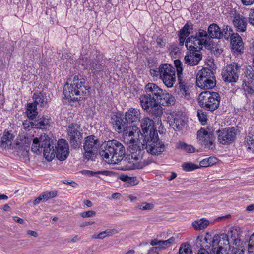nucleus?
Wrapping results in <instances>:
<instances>
[{
	"label": "nucleus",
	"instance_id": "f257e3e1",
	"mask_svg": "<svg viewBox=\"0 0 254 254\" xmlns=\"http://www.w3.org/2000/svg\"><path fill=\"white\" fill-rule=\"evenodd\" d=\"M165 148L164 143L159 140L157 131L153 130L150 135H145L141 145H139L135 140L128 145L129 154L127 159L128 164L126 170L142 168L145 166L143 155L144 149L152 155H158L162 153Z\"/></svg>",
	"mask_w": 254,
	"mask_h": 254
},
{
	"label": "nucleus",
	"instance_id": "f03ea898",
	"mask_svg": "<svg viewBox=\"0 0 254 254\" xmlns=\"http://www.w3.org/2000/svg\"><path fill=\"white\" fill-rule=\"evenodd\" d=\"M89 87L85 80L79 75H72L67 79L63 93L68 101H77L84 98L89 92Z\"/></svg>",
	"mask_w": 254,
	"mask_h": 254
},
{
	"label": "nucleus",
	"instance_id": "7ed1b4c3",
	"mask_svg": "<svg viewBox=\"0 0 254 254\" xmlns=\"http://www.w3.org/2000/svg\"><path fill=\"white\" fill-rule=\"evenodd\" d=\"M100 155L108 164H116L121 162L125 155V149L122 143L116 140L108 141Z\"/></svg>",
	"mask_w": 254,
	"mask_h": 254
},
{
	"label": "nucleus",
	"instance_id": "20e7f679",
	"mask_svg": "<svg viewBox=\"0 0 254 254\" xmlns=\"http://www.w3.org/2000/svg\"><path fill=\"white\" fill-rule=\"evenodd\" d=\"M210 40L206 31L199 29L195 36H191L187 39L185 46L188 50L200 51L203 46L206 48L209 47Z\"/></svg>",
	"mask_w": 254,
	"mask_h": 254
},
{
	"label": "nucleus",
	"instance_id": "39448f33",
	"mask_svg": "<svg viewBox=\"0 0 254 254\" xmlns=\"http://www.w3.org/2000/svg\"><path fill=\"white\" fill-rule=\"evenodd\" d=\"M113 126L115 130L118 133L123 132L124 138L129 145L134 140L133 137L136 133H138V128L136 126H127L121 117L114 115L112 118Z\"/></svg>",
	"mask_w": 254,
	"mask_h": 254
},
{
	"label": "nucleus",
	"instance_id": "423d86ee",
	"mask_svg": "<svg viewBox=\"0 0 254 254\" xmlns=\"http://www.w3.org/2000/svg\"><path fill=\"white\" fill-rule=\"evenodd\" d=\"M200 105L209 111H214L218 108L220 104L219 94L215 92L204 91L198 96Z\"/></svg>",
	"mask_w": 254,
	"mask_h": 254
},
{
	"label": "nucleus",
	"instance_id": "0eeeda50",
	"mask_svg": "<svg viewBox=\"0 0 254 254\" xmlns=\"http://www.w3.org/2000/svg\"><path fill=\"white\" fill-rule=\"evenodd\" d=\"M196 85L203 89H211L216 85L214 73L208 68H204L197 74Z\"/></svg>",
	"mask_w": 254,
	"mask_h": 254
},
{
	"label": "nucleus",
	"instance_id": "6e6552de",
	"mask_svg": "<svg viewBox=\"0 0 254 254\" xmlns=\"http://www.w3.org/2000/svg\"><path fill=\"white\" fill-rule=\"evenodd\" d=\"M140 103L142 109L152 116L159 117L163 113V108L159 101L147 94L140 97Z\"/></svg>",
	"mask_w": 254,
	"mask_h": 254
},
{
	"label": "nucleus",
	"instance_id": "1a4fd4ad",
	"mask_svg": "<svg viewBox=\"0 0 254 254\" xmlns=\"http://www.w3.org/2000/svg\"><path fill=\"white\" fill-rule=\"evenodd\" d=\"M212 251L216 254H228L230 248L228 236L226 234L215 235L212 241Z\"/></svg>",
	"mask_w": 254,
	"mask_h": 254
},
{
	"label": "nucleus",
	"instance_id": "9d476101",
	"mask_svg": "<svg viewBox=\"0 0 254 254\" xmlns=\"http://www.w3.org/2000/svg\"><path fill=\"white\" fill-rule=\"evenodd\" d=\"M160 79L168 88L173 87L176 81L175 69L170 64H163L160 65Z\"/></svg>",
	"mask_w": 254,
	"mask_h": 254
},
{
	"label": "nucleus",
	"instance_id": "9b49d317",
	"mask_svg": "<svg viewBox=\"0 0 254 254\" xmlns=\"http://www.w3.org/2000/svg\"><path fill=\"white\" fill-rule=\"evenodd\" d=\"M99 141L95 136H88L84 138L83 143L84 155L85 157L89 160L97 153Z\"/></svg>",
	"mask_w": 254,
	"mask_h": 254
},
{
	"label": "nucleus",
	"instance_id": "f8f14e48",
	"mask_svg": "<svg viewBox=\"0 0 254 254\" xmlns=\"http://www.w3.org/2000/svg\"><path fill=\"white\" fill-rule=\"evenodd\" d=\"M222 76L225 82H236L239 78V66L237 63H233L224 67Z\"/></svg>",
	"mask_w": 254,
	"mask_h": 254
},
{
	"label": "nucleus",
	"instance_id": "ddd939ff",
	"mask_svg": "<svg viewBox=\"0 0 254 254\" xmlns=\"http://www.w3.org/2000/svg\"><path fill=\"white\" fill-rule=\"evenodd\" d=\"M218 133V140L222 144H230L236 139L237 130L234 127H229L219 130Z\"/></svg>",
	"mask_w": 254,
	"mask_h": 254
},
{
	"label": "nucleus",
	"instance_id": "4468645a",
	"mask_svg": "<svg viewBox=\"0 0 254 254\" xmlns=\"http://www.w3.org/2000/svg\"><path fill=\"white\" fill-rule=\"evenodd\" d=\"M198 141L205 147L213 149L214 147V137L211 132L201 129L197 132Z\"/></svg>",
	"mask_w": 254,
	"mask_h": 254
},
{
	"label": "nucleus",
	"instance_id": "2eb2a0df",
	"mask_svg": "<svg viewBox=\"0 0 254 254\" xmlns=\"http://www.w3.org/2000/svg\"><path fill=\"white\" fill-rule=\"evenodd\" d=\"M245 74L246 79L243 83V89L245 92L249 94L254 93V69L252 66L247 67Z\"/></svg>",
	"mask_w": 254,
	"mask_h": 254
},
{
	"label": "nucleus",
	"instance_id": "dca6fc26",
	"mask_svg": "<svg viewBox=\"0 0 254 254\" xmlns=\"http://www.w3.org/2000/svg\"><path fill=\"white\" fill-rule=\"evenodd\" d=\"M79 128L78 124L73 123L69 125L67 128V138L74 145H78L82 137Z\"/></svg>",
	"mask_w": 254,
	"mask_h": 254
},
{
	"label": "nucleus",
	"instance_id": "f3484780",
	"mask_svg": "<svg viewBox=\"0 0 254 254\" xmlns=\"http://www.w3.org/2000/svg\"><path fill=\"white\" fill-rule=\"evenodd\" d=\"M56 157L61 161L64 160L69 155V147L67 142L63 139H60L55 146Z\"/></svg>",
	"mask_w": 254,
	"mask_h": 254
},
{
	"label": "nucleus",
	"instance_id": "a211bd4d",
	"mask_svg": "<svg viewBox=\"0 0 254 254\" xmlns=\"http://www.w3.org/2000/svg\"><path fill=\"white\" fill-rule=\"evenodd\" d=\"M48 136L46 134H42L39 138L36 137L33 139L31 151L36 153H40L44 145H48Z\"/></svg>",
	"mask_w": 254,
	"mask_h": 254
},
{
	"label": "nucleus",
	"instance_id": "6ab92c4d",
	"mask_svg": "<svg viewBox=\"0 0 254 254\" xmlns=\"http://www.w3.org/2000/svg\"><path fill=\"white\" fill-rule=\"evenodd\" d=\"M168 121L170 126L174 130H179L181 129L182 127L185 124L182 115L174 112L168 116Z\"/></svg>",
	"mask_w": 254,
	"mask_h": 254
},
{
	"label": "nucleus",
	"instance_id": "aec40b11",
	"mask_svg": "<svg viewBox=\"0 0 254 254\" xmlns=\"http://www.w3.org/2000/svg\"><path fill=\"white\" fill-rule=\"evenodd\" d=\"M189 51L184 58L185 64L190 66L197 65L202 59L201 55L198 53L199 51L195 50Z\"/></svg>",
	"mask_w": 254,
	"mask_h": 254
},
{
	"label": "nucleus",
	"instance_id": "412c9836",
	"mask_svg": "<svg viewBox=\"0 0 254 254\" xmlns=\"http://www.w3.org/2000/svg\"><path fill=\"white\" fill-rule=\"evenodd\" d=\"M146 94L159 101L160 97L163 95V90L156 84L148 83L145 87Z\"/></svg>",
	"mask_w": 254,
	"mask_h": 254
},
{
	"label": "nucleus",
	"instance_id": "4be33fe9",
	"mask_svg": "<svg viewBox=\"0 0 254 254\" xmlns=\"http://www.w3.org/2000/svg\"><path fill=\"white\" fill-rule=\"evenodd\" d=\"M174 64L176 68L178 80L180 85L181 93L186 92L189 91V86H187L183 81L182 79V63L179 60L174 61Z\"/></svg>",
	"mask_w": 254,
	"mask_h": 254
},
{
	"label": "nucleus",
	"instance_id": "5701e85b",
	"mask_svg": "<svg viewBox=\"0 0 254 254\" xmlns=\"http://www.w3.org/2000/svg\"><path fill=\"white\" fill-rule=\"evenodd\" d=\"M234 26L238 32H244L246 31L247 25V19L240 14H236L233 19Z\"/></svg>",
	"mask_w": 254,
	"mask_h": 254
},
{
	"label": "nucleus",
	"instance_id": "b1692460",
	"mask_svg": "<svg viewBox=\"0 0 254 254\" xmlns=\"http://www.w3.org/2000/svg\"><path fill=\"white\" fill-rule=\"evenodd\" d=\"M141 118L140 110L131 108L125 113V119L127 123L138 122Z\"/></svg>",
	"mask_w": 254,
	"mask_h": 254
},
{
	"label": "nucleus",
	"instance_id": "393cba45",
	"mask_svg": "<svg viewBox=\"0 0 254 254\" xmlns=\"http://www.w3.org/2000/svg\"><path fill=\"white\" fill-rule=\"evenodd\" d=\"M31 140L25 137H20L16 142V147L20 151H22V155H26L29 150V147L31 144Z\"/></svg>",
	"mask_w": 254,
	"mask_h": 254
},
{
	"label": "nucleus",
	"instance_id": "a878e982",
	"mask_svg": "<svg viewBox=\"0 0 254 254\" xmlns=\"http://www.w3.org/2000/svg\"><path fill=\"white\" fill-rule=\"evenodd\" d=\"M83 65L86 69H88L93 74H96L103 69L101 63L97 59L89 60L86 64Z\"/></svg>",
	"mask_w": 254,
	"mask_h": 254
},
{
	"label": "nucleus",
	"instance_id": "bb28decb",
	"mask_svg": "<svg viewBox=\"0 0 254 254\" xmlns=\"http://www.w3.org/2000/svg\"><path fill=\"white\" fill-rule=\"evenodd\" d=\"M33 127L39 129L47 128L50 126V118L48 116H42L39 117L37 120L30 122Z\"/></svg>",
	"mask_w": 254,
	"mask_h": 254
},
{
	"label": "nucleus",
	"instance_id": "cd10ccee",
	"mask_svg": "<svg viewBox=\"0 0 254 254\" xmlns=\"http://www.w3.org/2000/svg\"><path fill=\"white\" fill-rule=\"evenodd\" d=\"M153 125V121L148 117L143 119L141 122V127L143 133H146L147 134L146 135L150 136L152 131H157L156 129L154 128Z\"/></svg>",
	"mask_w": 254,
	"mask_h": 254
},
{
	"label": "nucleus",
	"instance_id": "c85d7f7f",
	"mask_svg": "<svg viewBox=\"0 0 254 254\" xmlns=\"http://www.w3.org/2000/svg\"><path fill=\"white\" fill-rule=\"evenodd\" d=\"M231 44L233 50L239 53L243 52L244 49L243 42L242 38L238 34L235 33L232 35Z\"/></svg>",
	"mask_w": 254,
	"mask_h": 254
},
{
	"label": "nucleus",
	"instance_id": "c756f323",
	"mask_svg": "<svg viewBox=\"0 0 254 254\" xmlns=\"http://www.w3.org/2000/svg\"><path fill=\"white\" fill-rule=\"evenodd\" d=\"M192 30V26L188 23L186 24L184 27L179 31L178 33L179 44L183 46L186 42V38L190 33V31Z\"/></svg>",
	"mask_w": 254,
	"mask_h": 254
},
{
	"label": "nucleus",
	"instance_id": "7c9ffc66",
	"mask_svg": "<svg viewBox=\"0 0 254 254\" xmlns=\"http://www.w3.org/2000/svg\"><path fill=\"white\" fill-rule=\"evenodd\" d=\"M43 155L46 159L48 161L52 160L56 155V150L54 146L50 144V139L49 138V143L48 145H44L43 147Z\"/></svg>",
	"mask_w": 254,
	"mask_h": 254
},
{
	"label": "nucleus",
	"instance_id": "2f4dec72",
	"mask_svg": "<svg viewBox=\"0 0 254 254\" xmlns=\"http://www.w3.org/2000/svg\"><path fill=\"white\" fill-rule=\"evenodd\" d=\"M57 195V191L53 190L49 192H46L41 194L38 197L36 198L33 203L34 205L39 204L41 201H46L50 198L55 197Z\"/></svg>",
	"mask_w": 254,
	"mask_h": 254
},
{
	"label": "nucleus",
	"instance_id": "473e14b6",
	"mask_svg": "<svg viewBox=\"0 0 254 254\" xmlns=\"http://www.w3.org/2000/svg\"><path fill=\"white\" fill-rule=\"evenodd\" d=\"M208 32L210 38H220L222 35L220 27L216 24H211L208 27Z\"/></svg>",
	"mask_w": 254,
	"mask_h": 254
},
{
	"label": "nucleus",
	"instance_id": "72a5a7b5",
	"mask_svg": "<svg viewBox=\"0 0 254 254\" xmlns=\"http://www.w3.org/2000/svg\"><path fill=\"white\" fill-rule=\"evenodd\" d=\"M159 100H160L159 103L164 106L171 105L175 102L174 97L164 91H163V95L160 97Z\"/></svg>",
	"mask_w": 254,
	"mask_h": 254
},
{
	"label": "nucleus",
	"instance_id": "f704fd0d",
	"mask_svg": "<svg viewBox=\"0 0 254 254\" xmlns=\"http://www.w3.org/2000/svg\"><path fill=\"white\" fill-rule=\"evenodd\" d=\"M210 224L209 220L206 218H201L193 221L192 226L196 230H201L207 227Z\"/></svg>",
	"mask_w": 254,
	"mask_h": 254
},
{
	"label": "nucleus",
	"instance_id": "c9c22d12",
	"mask_svg": "<svg viewBox=\"0 0 254 254\" xmlns=\"http://www.w3.org/2000/svg\"><path fill=\"white\" fill-rule=\"evenodd\" d=\"M33 103L43 107L47 104V99L40 92H35L33 95Z\"/></svg>",
	"mask_w": 254,
	"mask_h": 254
},
{
	"label": "nucleus",
	"instance_id": "e433bc0d",
	"mask_svg": "<svg viewBox=\"0 0 254 254\" xmlns=\"http://www.w3.org/2000/svg\"><path fill=\"white\" fill-rule=\"evenodd\" d=\"M13 138V135L8 132L5 133L1 138V147L5 149L10 148Z\"/></svg>",
	"mask_w": 254,
	"mask_h": 254
},
{
	"label": "nucleus",
	"instance_id": "4c0bfd02",
	"mask_svg": "<svg viewBox=\"0 0 254 254\" xmlns=\"http://www.w3.org/2000/svg\"><path fill=\"white\" fill-rule=\"evenodd\" d=\"M26 113L29 118L33 120L38 114L37 105L33 102L27 104Z\"/></svg>",
	"mask_w": 254,
	"mask_h": 254
},
{
	"label": "nucleus",
	"instance_id": "58836bf2",
	"mask_svg": "<svg viewBox=\"0 0 254 254\" xmlns=\"http://www.w3.org/2000/svg\"><path fill=\"white\" fill-rule=\"evenodd\" d=\"M118 233V231L116 229H107L101 232H100L97 235H94V238L99 239H103L104 238L110 236Z\"/></svg>",
	"mask_w": 254,
	"mask_h": 254
},
{
	"label": "nucleus",
	"instance_id": "ea45409f",
	"mask_svg": "<svg viewBox=\"0 0 254 254\" xmlns=\"http://www.w3.org/2000/svg\"><path fill=\"white\" fill-rule=\"evenodd\" d=\"M217 162V159L214 157H210L201 160L199 165L201 167H207L214 165Z\"/></svg>",
	"mask_w": 254,
	"mask_h": 254
},
{
	"label": "nucleus",
	"instance_id": "a19ab883",
	"mask_svg": "<svg viewBox=\"0 0 254 254\" xmlns=\"http://www.w3.org/2000/svg\"><path fill=\"white\" fill-rule=\"evenodd\" d=\"M246 142L248 148L254 152V130L249 133L246 138Z\"/></svg>",
	"mask_w": 254,
	"mask_h": 254
},
{
	"label": "nucleus",
	"instance_id": "79ce46f5",
	"mask_svg": "<svg viewBox=\"0 0 254 254\" xmlns=\"http://www.w3.org/2000/svg\"><path fill=\"white\" fill-rule=\"evenodd\" d=\"M177 148L181 149L188 153H192L195 152V148L193 146L190 145H188L183 142H179L177 144Z\"/></svg>",
	"mask_w": 254,
	"mask_h": 254
},
{
	"label": "nucleus",
	"instance_id": "37998d69",
	"mask_svg": "<svg viewBox=\"0 0 254 254\" xmlns=\"http://www.w3.org/2000/svg\"><path fill=\"white\" fill-rule=\"evenodd\" d=\"M221 37H224L225 39H228L234 33H233V30L232 28L228 25H224L223 27V31H221Z\"/></svg>",
	"mask_w": 254,
	"mask_h": 254
},
{
	"label": "nucleus",
	"instance_id": "c03bdc74",
	"mask_svg": "<svg viewBox=\"0 0 254 254\" xmlns=\"http://www.w3.org/2000/svg\"><path fill=\"white\" fill-rule=\"evenodd\" d=\"M179 254H192L190 246L188 244L181 245L179 249Z\"/></svg>",
	"mask_w": 254,
	"mask_h": 254
},
{
	"label": "nucleus",
	"instance_id": "a18cd8bd",
	"mask_svg": "<svg viewBox=\"0 0 254 254\" xmlns=\"http://www.w3.org/2000/svg\"><path fill=\"white\" fill-rule=\"evenodd\" d=\"M183 169L185 171H191L199 168V166L191 162L184 163L182 164Z\"/></svg>",
	"mask_w": 254,
	"mask_h": 254
},
{
	"label": "nucleus",
	"instance_id": "49530a36",
	"mask_svg": "<svg viewBox=\"0 0 254 254\" xmlns=\"http://www.w3.org/2000/svg\"><path fill=\"white\" fill-rule=\"evenodd\" d=\"M154 205L152 203L142 202L137 204L136 208L141 210H150L153 208Z\"/></svg>",
	"mask_w": 254,
	"mask_h": 254
},
{
	"label": "nucleus",
	"instance_id": "de8ad7c7",
	"mask_svg": "<svg viewBox=\"0 0 254 254\" xmlns=\"http://www.w3.org/2000/svg\"><path fill=\"white\" fill-rule=\"evenodd\" d=\"M248 251L249 254H254V232L250 237Z\"/></svg>",
	"mask_w": 254,
	"mask_h": 254
},
{
	"label": "nucleus",
	"instance_id": "09e8293b",
	"mask_svg": "<svg viewBox=\"0 0 254 254\" xmlns=\"http://www.w3.org/2000/svg\"><path fill=\"white\" fill-rule=\"evenodd\" d=\"M83 173L85 174H87L88 175L93 176L96 175V174H102L106 176L108 175L109 172L107 171H97L94 172L89 170H85L83 171Z\"/></svg>",
	"mask_w": 254,
	"mask_h": 254
},
{
	"label": "nucleus",
	"instance_id": "8fccbe9b",
	"mask_svg": "<svg viewBox=\"0 0 254 254\" xmlns=\"http://www.w3.org/2000/svg\"><path fill=\"white\" fill-rule=\"evenodd\" d=\"M160 65L158 68L151 69L150 70L151 75L154 78H160L161 74Z\"/></svg>",
	"mask_w": 254,
	"mask_h": 254
},
{
	"label": "nucleus",
	"instance_id": "3c124183",
	"mask_svg": "<svg viewBox=\"0 0 254 254\" xmlns=\"http://www.w3.org/2000/svg\"><path fill=\"white\" fill-rule=\"evenodd\" d=\"M175 238L171 237L169 239L166 240H162V243L163 244V248H166L169 247L175 242Z\"/></svg>",
	"mask_w": 254,
	"mask_h": 254
},
{
	"label": "nucleus",
	"instance_id": "603ef678",
	"mask_svg": "<svg viewBox=\"0 0 254 254\" xmlns=\"http://www.w3.org/2000/svg\"><path fill=\"white\" fill-rule=\"evenodd\" d=\"M150 244L153 246H155V248H164L163 244L162 243V240H158L156 239L152 240L150 242Z\"/></svg>",
	"mask_w": 254,
	"mask_h": 254
},
{
	"label": "nucleus",
	"instance_id": "864d4df0",
	"mask_svg": "<svg viewBox=\"0 0 254 254\" xmlns=\"http://www.w3.org/2000/svg\"><path fill=\"white\" fill-rule=\"evenodd\" d=\"M96 212L93 210H89L88 211H84L80 213V215L83 218L91 217L95 216Z\"/></svg>",
	"mask_w": 254,
	"mask_h": 254
},
{
	"label": "nucleus",
	"instance_id": "5fc2aeb1",
	"mask_svg": "<svg viewBox=\"0 0 254 254\" xmlns=\"http://www.w3.org/2000/svg\"><path fill=\"white\" fill-rule=\"evenodd\" d=\"M197 116L198 117L199 120L201 122L202 124H204L206 122V116L203 113L198 112Z\"/></svg>",
	"mask_w": 254,
	"mask_h": 254
},
{
	"label": "nucleus",
	"instance_id": "6e6d98bb",
	"mask_svg": "<svg viewBox=\"0 0 254 254\" xmlns=\"http://www.w3.org/2000/svg\"><path fill=\"white\" fill-rule=\"evenodd\" d=\"M180 51L179 48L176 45H172L170 48V54L172 56L176 55Z\"/></svg>",
	"mask_w": 254,
	"mask_h": 254
},
{
	"label": "nucleus",
	"instance_id": "4d7b16f0",
	"mask_svg": "<svg viewBox=\"0 0 254 254\" xmlns=\"http://www.w3.org/2000/svg\"><path fill=\"white\" fill-rule=\"evenodd\" d=\"M248 19L250 24L254 26V9L250 12Z\"/></svg>",
	"mask_w": 254,
	"mask_h": 254
},
{
	"label": "nucleus",
	"instance_id": "13d9d810",
	"mask_svg": "<svg viewBox=\"0 0 254 254\" xmlns=\"http://www.w3.org/2000/svg\"><path fill=\"white\" fill-rule=\"evenodd\" d=\"M231 239L233 240V244L235 246H238L239 245L240 242V240L238 239L236 236L231 235Z\"/></svg>",
	"mask_w": 254,
	"mask_h": 254
},
{
	"label": "nucleus",
	"instance_id": "bf43d9fd",
	"mask_svg": "<svg viewBox=\"0 0 254 254\" xmlns=\"http://www.w3.org/2000/svg\"><path fill=\"white\" fill-rule=\"evenodd\" d=\"M241 1L245 5H251L254 3V0H241Z\"/></svg>",
	"mask_w": 254,
	"mask_h": 254
},
{
	"label": "nucleus",
	"instance_id": "052dcab7",
	"mask_svg": "<svg viewBox=\"0 0 254 254\" xmlns=\"http://www.w3.org/2000/svg\"><path fill=\"white\" fill-rule=\"evenodd\" d=\"M13 220L15 222H16L17 223H20V224H23L24 223V220L22 219H21V218H19L18 217H17V216L13 217Z\"/></svg>",
	"mask_w": 254,
	"mask_h": 254
},
{
	"label": "nucleus",
	"instance_id": "680f3d73",
	"mask_svg": "<svg viewBox=\"0 0 254 254\" xmlns=\"http://www.w3.org/2000/svg\"><path fill=\"white\" fill-rule=\"evenodd\" d=\"M27 234L34 237H38V233L36 231L29 230L27 231Z\"/></svg>",
	"mask_w": 254,
	"mask_h": 254
},
{
	"label": "nucleus",
	"instance_id": "e2e57ef3",
	"mask_svg": "<svg viewBox=\"0 0 254 254\" xmlns=\"http://www.w3.org/2000/svg\"><path fill=\"white\" fill-rule=\"evenodd\" d=\"M210 237L211 236L208 233H207L205 237L203 238L205 242L209 244H210L211 242Z\"/></svg>",
	"mask_w": 254,
	"mask_h": 254
},
{
	"label": "nucleus",
	"instance_id": "0e129e2a",
	"mask_svg": "<svg viewBox=\"0 0 254 254\" xmlns=\"http://www.w3.org/2000/svg\"><path fill=\"white\" fill-rule=\"evenodd\" d=\"M182 95L184 96V97L187 100H189L190 99V95L189 90L186 92L182 93Z\"/></svg>",
	"mask_w": 254,
	"mask_h": 254
},
{
	"label": "nucleus",
	"instance_id": "69168bd1",
	"mask_svg": "<svg viewBox=\"0 0 254 254\" xmlns=\"http://www.w3.org/2000/svg\"><path fill=\"white\" fill-rule=\"evenodd\" d=\"M197 254H209V253L205 249L201 248L198 251Z\"/></svg>",
	"mask_w": 254,
	"mask_h": 254
},
{
	"label": "nucleus",
	"instance_id": "338daca9",
	"mask_svg": "<svg viewBox=\"0 0 254 254\" xmlns=\"http://www.w3.org/2000/svg\"><path fill=\"white\" fill-rule=\"evenodd\" d=\"M121 196V194L119 193H115L112 195V198L116 199H119Z\"/></svg>",
	"mask_w": 254,
	"mask_h": 254
},
{
	"label": "nucleus",
	"instance_id": "774afa93",
	"mask_svg": "<svg viewBox=\"0 0 254 254\" xmlns=\"http://www.w3.org/2000/svg\"><path fill=\"white\" fill-rule=\"evenodd\" d=\"M246 210L248 211H251L254 210V204H251L247 206Z\"/></svg>",
	"mask_w": 254,
	"mask_h": 254
}]
</instances>
